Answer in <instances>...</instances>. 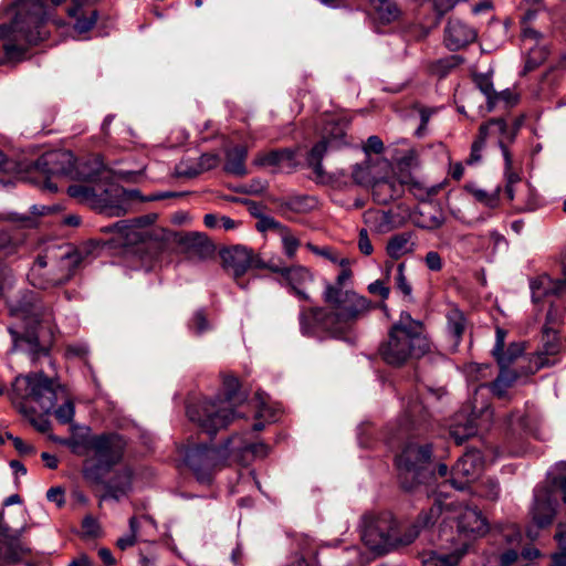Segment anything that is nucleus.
I'll use <instances>...</instances> for the list:
<instances>
[{
    "instance_id": "obj_61",
    "label": "nucleus",
    "mask_w": 566,
    "mask_h": 566,
    "mask_svg": "<svg viewBox=\"0 0 566 566\" xmlns=\"http://www.w3.org/2000/svg\"><path fill=\"white\" fill-rule=\"evenodd\" d=\"M423 261L430 271L439 272L443 268V260L437 251H429Z\"/></svg>"
},
{
    "instance_id": "obj_36",
    "label": "nucleus",
    "mask_w": 566,
    "mask_h": 566,
    "mask_svg": "<svg viewBox=\"0 0 566 566\" xmlns=\"http://www.w3.org/2000/svg\"><path fill=\"white\" fill-rule=\"evenodd\" d=\"M376 18L381 22L389 23L397 20L400 10L394 0H368Z\"/></svg>"
},
{
    "instance_id": "obj_24",
    "label": "nucleus",
    "mask_w": 566,
    "mask_h": 566,
    "mask_svg": "<svg viewBox=\"0 0 566 566\" xmlns=\"http://www.w3.org/2000/svg\"><path fill=\"white\" fill-rule=\"evenodd\" d=\"M117 233V241L124 245H135L145 241L149 235L146 222L143 218L123 220L114 224Z\"/></svg>"
},
{
    "instance_id": "obj_23",
    "label": "nucleus",
    "mask_w": 566,
    "mask_h": 566,
    "mask_svg": "<svg viewBox=\"0 0 566 566\" xmlns=\"http://www.w3.org/2000/svg\"><path fill=\"white\" fill-rule=\"evenodd\" d=\"M365 224L375 233L385 234L402 224V219L392 210L368 209L363 216Z\"/></svg>"
},
{
    "instance_id": "obj_16",
    "label": "nucleus",
    "mask_w": 566,
    "mask_h": 566,
    "mask_svg": "<svg viewBox=\"0 0 566 566\" xmlns=\"http://www.w3.org/2000/svg\"><path fill=\"white\" fill-rule=\"evenodd\" d=\"M345 133L337 124H331V128H325V133L319 143H317L307 156V164L317 177L324 175L322 159L328 150L338 149L345 145Z\"/></svg>"
},
{
    "instance_id": "obj_22",
    "label": "nucleus",
    "mask_w": 566,
    "mask_h": 566,
    "mask_svg": "<svg viewBox=\"0 0 566 566\" xmlns=\"http://www.w3.org/2000/svg\"><path fill=\"white\" fill-rule=\"evenodd\" d=\"M476 39V31L458 19H450L444 31V43L451 51H458Z\"/></svg>"
},
{
    "instance_id": "obj_14",
    "label": "nucleus",
    "mask_w": 566,
    "mask_h": 566,
    "mask_svg": "<svg viewBox=\"0 0 566 566\" xmlns=\"http://www.w3.org/2000/svg\"><path fill=\"white\" fill-rule=\"evenodd\" d=\"M265 266L279 275L280 285L285 287L290 294L301 301H312L307 289L314 283L315 274L308 266L302 264L277 265L272 262Z\"/></svg>"
},
{
    "instance_id": "obj_40",
    "label": "nucleus",
    "mask_w": 566,
    "mask_h": 566,
    "mask_svg": "<svg viewBox=\"0 0 566 566\" xmlns=\"http://www.w3.org/2000/svg\"><path fill=\"white\" fill-rule=\"evenodd\" d=\"M305 248L313 254L321 256L333 264L344 265L349 264V259L340 256L338 251L329 245L318 247L312 242H307Z\"/></svg>"
},
{
    "instance_id": "obj_63",
    "label": "nucleus",
    "mask_w": 566,
    "mask_h": 566,
    "mask_svg": "<svg viewBox=\"0 0 566 566\" xmlns=\"http://www.w3.org/2000/svg\"><path fill=\"white\" fill-rule=\"evenodd\" d=\"M492 97H494V108L500 103H503L505 107H509L514 105L517 101L516 96L510 90H505L500 93L494 92Z\"/></svg>"
},
{
    "instance_id": "obj_17",
    "label": "nucleus",
    "mask_w": 566,
    "mask_h": 566,
    "mask_svg": "<svg viewBox=\"0 0 566 566\" xmlns=\"http://www.w3.org/2000/svg\"><path fill=\"white\" fill-rule=\"evenodd\" d=\"M343 307L338 316V326H342V335L346 328L364 318L373 308L369 298L358 294L353 289H345Z\"/></svg>"
},
{
    "instance_id": "obj_46",
    "label": "nucleus",
    "mask_w": 566,
    "mask_h": 566,
    "mask_svg": "<svg viewBox=\"0 0 566 566\" xmlns=\"http://www.w3.org/2000/svg\"><path fill=\"white\" fill-rule=\"evenodd\" d=\"M560 552L553 555L552 566H566V524L560 523L555 535Z\"/></svg>"
},
{
    "instance_id": "obj_37",
    "label": "nucleus",
    "mask_w": 566,
    "mask_h": 566,
    "mask_svg": "<svg viewBox=\"0 0 566 566\" xmlns=\"http://www.w3.org/2000/svg\"><path fill=\"white\" fill-rule=\"evenodd\" d=\"M315 199L308 196L291 197L280 203V209L283 214L287 212L306 213L315 208Z\"/></svg>"
},
{
    "instance_id": "obj_44",
    "label": "nucleus",
    "mask_w": 566,
    "mask_h": 566,
    "mask_svg": "<svg viewBox=\"0 0 566 566\" xmlns=\"http://www.w3.org/2000/svg\"><path fill=\"white\" fill-rule=\"evenodd\" d=\"M524 49L528 51L525 62V69L528 71L534 70L536 66L543 63L548 55L547 50L544 46H538L537 44L530 45Z\"/></svg>"
},
{
    "instance_id": "obj_7",
    "label": "nucleus",
    "mask_w": 566,
    "mask_h": 566,
    "mask_svg": "<svg viewBox=\"0 0 566 566\" xmlns=\"http://www.w3.org/2000/svg\"><path fill=\"white\" fill-rule=\"evenodd\" d=\"M228 392L214 400H201L187 407V416L190 421L197 423L209 434L228 427L235 418V390L239 387L238 379L229 377L224 380Z\"/></svg>"
},
{
    "instance_id": "obj_41",
    "label": "nucleus",
    "mask_w": 566,
    "mask_h": 566,
    "mask_svg": "<svg viewBox=\"0 0 566 566\" xmlns=\"http://www.w3.org/2000/svg\"><path fill=\"white\" fill-rule=\"evenodd\" d=\"M536 17V10H527L522 19V41L524 48L538 44L541 34L528 27V23Z\"/></svg>"
},
{
    "instance_id": "obj_11",
    "label": "nucleus",
    "mask_w": 566,
    "mask_h": 566,
    "mask_svg": "<svg viewBox=\"0 0 566 566\" xmlns=\"http://www.w3.org/2000/svg\"><path fill=\"white\" fill-rule=\"evenodd\" d=\"M486 531L488 524L481 512L469 506L464 507L458 516V532L463 539L461 548L450 554L430 552L422 562L423 566H458L468 551L469 542L484 535Z\"/></svg>"
},
{
    "instance_id": "obj_33",
    "label": "nucleus",
    "mask_w": 566,
    "mask_h": 566,
    "mask_svg": "<svg viewBox=\"0 0 566 566\" xmlns=\"http://www.w3.org/2000/svg\"><path fill=\"white\" fill-rule=\"evenodd\" d=\"M4 538L6 551L3 553L2 560L8 563H17L23 556H27L31 553V549L28 545L20 541L19 535L7 534Z\"/></svg>"
},
{
    "instance_id": "obj_34",
    "label": "nucleus",
    "mask_w": 566,
    "mask_h": 566,
    "mask_svg": "<svg viewBox=\"0 0 566 566\" xmlns=\"http://www.w3.org/2000/svg\"><path fill=\"white\" fill-rule=\"evenodd\" d=\"M132 473L128 469L119 471L115 478L106 484V496L118 501L130 490Z\"/></svg>"
},
{
    "instance_id": "obj_32",
    "label": "nucleus",
    "mask_w": 566,
    "mask_h": 566,
    "mask_svg": "<svg viewBox=\"0 0 566 566\" xmlns=\"http://www.w3.org/2000/svg\"><path fill=\"white\" fill-rule=\"evenodd\" d=\"M248 149L244 146H235L226 154L224 169L227 172L243 176L247 172L245 159Z\"/></svg>"
},
{
    "instance_id": "obj_31",
    "label": "nucleus",
    "mask_w": 566,
    "mask_h": 566,
    "mask_svg": "<svg viewBox=\"0 0 566 566\" xmlns=\"http://www.w3.org/2000/svg\"><path fill=\"white\" fill-rule=\"evenodd\" d=\"M416 243L413 241V235L411 232H402L392 235L386 245L387 254L394 259L398 260L406 254L413 252Z\"/></svg>"
},
{
    "instance_id": "obj_62",
    "label": "nucleus",
    "mask_w": 566,
    "mask_h": 566,
    "mask_svg": "<svg viewBox=\"0 0 566 566\" xmlns=\"http://www.w3.org/2000/svg\"><path fill=\"white\" fill-rule=\"evenodd\" d=\"M3 220L17 223L21 228H33L36 224L33 217L20 216L18 213H9L3 218Z\"/></svg>"
},
{
    "instance_id": "obj_51",
    "label": "nucleus",
    "mask_w": 566,
    "mask_h": 566,
    "mask_svg": "<svg viewBox=\"0 0 566 566\" xmlns=\"http://www.w3.org/2000/svg\"><path fill=\"white\" fill-rule=\"evenodd\" d=\"M506 332L496 327L495 331V345L492 350L493 356L495 357L497 364H504L507 361L506 356L504 355V345H505Z\"/></svg>"
},
{
    "instance_id": "obj_15",
    "label": "nucleus",
    "mask_w": 566,
    "mask_h": 566,
    "mask_svg": "<svg viewBox=\"0 0 566 566\" xmlns=\"http://www.w3.org/2000/svg\"><path fill=\"white\" fill-rule=\"evenodd\" d=\"M223 268L238 281L248 270L252 268L266 269L268 263H262L252 250L235 245L221 252Z\"/></svg>"
},
{
    "instance_id": "obj_27",
    "label": "nucleus",
    "mask_w": 566,
    "mask_h": 566,
    "mask_svg": "<svg viewBox=\"0 0 566 566\" xmlns=\"http://www.w3.org/2000/svg\"><path fill=\"white\" fill-rule=\"evenodd\" d=\"M181 243L185 245L191 258L205 260L214 253V245L205 234L199 232L186 234L182 238Z\"/></svg>"
},
{
    "instance_id": "obj_43",
    "label": "nucleus",
    "mask_w": 566,
    "mask_h": 566,
    "mask_svg": "<svg viewBox=\"0 0 566 566\" xmlns=\"http://www.w3.org/2000/svg\"><path fill=\"white\" fill-rule=\"evenodd\" d=\"M505 120L502 118L490 119L482 124L479 128V135L486 142L490 138H495L499 142V134L504 132Z\"/></svg>"
},
{
    "instance_id": "obj_21",
    "label": "nucleus",
    "mask_w": 566,
    "mask_h": 566,
    "mask_svg": "<svg viewBox=\"0 0 566 566\" xmlns=\"http://www.w3.org/2000/svg\"><path fill=\"white\" fill-rule=\"evenodd\" d=\"M390 170V163L382 158L375 160L368 158L361 164L354 166L352 171V179L355 184L360 186L373 187L374 182Z\"/></svg>"
},
{
    "instance_id": "obj_47",
    "label": "nucleus",
    "mask_w": 566,
    "mask_h": 566,
    "mask_svg": "<svg viewBox=\"0 0 566 566\" xmlns=\"http://www.w3.org/2000/svg\"><path fill=\"white\" fill-rule=\"evenodd\" d=\"M21 243H22L21 238L12 235L7 230L0 231V251L4 255H10V254L14 253Z\"/></svg>"
},
{
    "instance_id": "obj_9",
    "label": "nucleus",
    "mask_w": 566,
    "mask_h": 566,
    "mask_svg": "<svg viewBox=\"0 0 566 566\" xmlns=\"http://www.w3.org/2000/svg\"><path fill=\"white\" fill-rule=\"evenodd\" d=\"M432 449L430 444L408 442L402 452L396 458L398 480L407 492L416 491L433 476L431 465Z\"/></svg>"
},
{
    "instance_id": "obj_56",
    "label": "nucleus",
    "mask_w": 566,
    "mask_h": 566,
    "mask_svg": "<svg viewBox=\"0 0 566 566\" xmlns=\"http://www.w3.org/2000/svg\"><path fill=\"white\" fill-rule=\"evenodd\" d=\"M500 486L495 480L488 479L480 486L479 494L488 500H496L499 497Z\"/></svg>"
},
{
    "instance_id": "obj_10",
    "label": "nucleus",
    "mask_w": 566,
    "mask_h": 566,
    "mask_svg": "<svg viewBox=\"0 0 566 566\" xmlns=\"http://www.w3.org/2000/svg\"><path fill=\"white\" fill-rule=\"evenodd\" d=\"M59 390L60 387L43 373H32L14 378L10 398L22 412H25L24 402L31 399L39 405L41 412L50 413L57 401Z\"/></svg>"
},
{
    "instance_id": "obj_26",
    "label": "nucleus",
    "mask_w": 566,
    "mask_h": 566,
    "mask_svg": "<svg viewBox=\"0 0 566 566\" xmlns=\"http://www.w3.org/2000/svg\"><path fill=\"white\" fill-rule=\"evenodd\" d=\"M530 289L533 302L538 303L546 296L564 293L566 290V281L553 280L548 275H541L531 280Z\"/></svg>"
},
{
    "instance_id": "obj_8",
    "label": "nucleus",
    "mask_w": 566,
    "mask_h": 566,
    "mask_svg": "<svg viewBox=\"0 0 566 566\" xmlns=\"http://www.w3.org/2000/svg\"><path fill=\"white\" fill-rule=\"evenodd\" d=\"M345 289H336L332 285H324L322 300L329 310L315 306L302 308L298 321L303 335H315L325 332L334 337L342 336V326H338V316L343 307Z\"/></svg>"
},
{
    "instance_id": "obj_29",
    "label": "nucleus",
    "mask_w": 566,
    "mask_h": 566,
    "mask_svg": "<svg viewBox=\"0 0 566 566\" xmlns=\"http://www.w3.org/2000/svg\"><path fill=\"white\" fill-rule=\"evenodd\" d=\"M229 447V454L231 462H239L245 452H250L256 457H265L269 452L266 444L259 443H243L239 437H232L227 442Z\"/></svg>"
},
{
    "instance_id": "obj_13",
    "label": "nucleus",
    "mask_w": 566,
    "mask_h": 566,
    "mask_svg": "<svg viewBox=\"0 0 566 566\" xmlns=\"http://www.w3.org/2000/svg\"><path fill=\"white\" fill-rule=\"evenodd\" d=\"M32 170L39 172L45 179L44 186L52 192L56 191L57 187L49 180L51 177L88 176V172L75 170V157L66 150L43 154L32 164Z\"/></svg>"
},
{
    "instance_id": "obj_60",
    "label": "nucleus",
    "mask_w": 566,
    "mask_h": 566,
    "mask_svg": "<svg viewBox=\"0 0 566 566\" xmlns=\"http://www.w3.org/2000/svg\"><path fill=\"white\" fill-rule=\"evenodd\" d=\"M421 217H423V220L418 221L419 227L424 229H437L442 226L443 219L441 217V213L438 214H431L429 212L421 211Z\"/></svg>"
},
{
    "instance_id": "obj_35",
    "label": "nucleus",
    "mask_w": 566,
    "mask_h": 566,
    "mask_svg": "<svg viewBox=\"0 0 566 566\" xmlns=\"http://www.w3.org/2000/svg\"><path fill=\"white\" fill-rule=\"evenodd\" d=\"M448 332L453 336L454 343L459 344L467 327L468 321L462 311L458 307H450L446 315Z\"/></svg>"
},
{
    "instance_id": "obj_38",
    "label": "nucleus",
    "mask_w": 566,
    "mask_h": 566,
    "mask_svg": "<svg viewBox=\"0 0 566 566\" xmlns=\"http://www.w3.org/2000/svg\"><path fill=\"white\" fill-rule=\"evenodd\" d=\"M556 511L554 505L548 500L536 499L533 506V520L538 527H545L549 525Z\"/></svg>"
},
{
    "instance_id": "obj_12",
    "label": "nucleus",
    "mask_w": 566,
    "mask_h": 566,
    "mask_svg": "<svg viewBox=\"0 0 566 566\" xmlns=\"http://www.w3.org/2000/svg\"><path fill=\"white\" fill-rule=\"evenodd\" d=\"M230 462L227 443L220 448L205 444L190 447L185 454V464L200 483H210L216 472Z\"/></svg>"
},
{
    "instance_id": "obj_4",
    "label": "nucleus",
    "mask_w": 566,
    "mask_h": 566,
    "mask_svg": "<svg viewBox=\"0 0 566 566\" xmlns=\"http://www.w3.org/2000/svg\"><path fill=\"white\" fill-rule=\"evenodd\" d=\"M72 452L83 455L92 451L83 465V476L91 483L101 484L123 458L124 447L120 439L113 434L91 436L66 442Z\"/></svg>"
},
{
    "instance_id": "obj_52",
    "label": "nucleus",
    "mask_w": 566,
    "mask_h": 566,
    "mask_svg": "<svg viewBox=\"0 0 566 566\" xmlns=\"http://www.w3.org/2000/svg\"><path fill=\"white\" fill-rule=\"evenodd\" d=\"M520 128V124H515L513 125L512 127H509L507 124L505 123V129L504 132H501L499 134V146L502 150V155L503 157L505 158V151L506 153H510L509 149H507V144L509 143H512L517 134V130Z\"/></svg>"
},
{
    "instance_id": "obj_50",
    "label": "nucleus",
    "mask_w": 566,
    "mask_h": 566,
    "mask_svg": "<svg viewBox=\"0 0 566 566\" xmlns=\"http://www.w3.org/2000/svg\"><path fill=\"white\" fill-rule=\"evenodd\" d=\"M220 159L214 154H203L198 160V165L191 171L187 172L189 176H197L203 171L213 169L218 166Z\"/></svg>"
},
{
    "instance_id": "obj_58",
    "label": "nucleus",
    "mask_w": 566,
    "mask_h": 566,
    "mask_svg": "<svg viewBox=\"0 0 566 566\" xmlns=\"http://www.w3.org/2000/svg\"><path fill=\"white\" fill-rule=\"evenodd\" d=\"M74 405L67 400L55 410L56 419L62 423H70L74 417Z\"/></svg>"
},
{
    "instance_id": "obj_45",
    "label": "nucleus",
    "mask_w": 566,
    "mask_h": 566,
    "mask_svg": "<svg viewBox=\"0 0 566 566\" xmlns=\"http://www.w3.org/2000/svg\"><path fill=\"white\" fill-rule=\"evenodd\" d=\"M471 193L475 200L483 203L489 208H495L500 202V188L496 187L492 192H488L484 189L472 188Z\"/></svg>"
},
{
    "instance_id": "obj_42",
    "label": "nucleus",
    "mask_w": 566,
    "mask_h": 566,
    "mask_svg": "<svg viewBox=\"0 0 566 566\" xmlns=\"http://www.w3.org/2000/svg\"><path fill=\"white\" fill-rule=\"evenodd\" d=\"M504 175H505V178H506V186H505V196L507 197L509 200H513L514 199V192H515V185L517 182H520L521 178L518 176V174H516L514 170H513V159H512V155L510 153H506L505 151V170H504Z\"/></svg>"
},
{
    "instance_id": "obj_5",
    "label": "nucleus",
    "mask_w": 566,
    "mask_h": 566,
    "mask_svg": "<svg viewBox=\"0 0 566 566\" xmlns=\"http://www.w3.org/2000/svg\"><path fill=\"white\" fill-rule=\"evenodd\" d=\"M39 305L33 292H25L20 300L10 304V314L18 322L8 327L14 350L29 353L32 359L46 355L49 346L42 343L38 334Z\"/></svg>"
},
{
    "instance_id": "obj_30",
    "label": "nucleus",
    "mask_w": 566,
    "mask_h": 566,
    "mask_svg": "<svg viewBox=\"0 0 566 566\" xmlns=\"http://www.w3.org/2000/svg\"><path fill=\"white\" fill-rule=\"evenodd\" d=\"M521 376L522 374H518L516 370L501 367V370L494 381L488 385H482L481 387H488L495 397L503 399L507 397L509 389Z\"/></svg>"
},
{
    "instance_id": "obj_59",
    "label": "nucleus",
    "mask_w": 566,
    "mask_h": 566,
    "mask_svg": "<svg viewBox=\"0 0 566 566\" xmlns=\"http://www.w3.org/2000/svg\"><path fill=\"white\" fill-rule=\"evenodd\" d=\"M284 227H285V224L276 221L274 218L269 217V216H262L256 223V229L259 231L264 232V231L273 230L276 232V234H279V232L281 231V228H284Z\"/></svg>"
},
{
    "instance_id": "obj_3",
    "label": "nucleus",
    "mask_w": 566,
    "mask_h": 566,
    "mask_svg": "<svg viewBox=\"0 0 566 566\" xmlns=\"http://www.w3.org/2000/svg\"><path fill=\"white\" fill-rule=\"evenodd\" d=\"M430 350V343L423 334V324L413 319L408 312H401L392 324L387 340L379 346L382 360L394 367H400L411 359H418Z\"/></svg>"
},
{
    "instance_id": "obj_53",
    "label": "nucleus",
    "mask_w": 566,
    "mask_h": 566,
    "mask_svg": "<svg viewBox=\"0 0 566 566\" xmlns=\"http://www.w3.org/2000/svg\"><path fill=\"white\" fill-rule=\"evenodd\" d=\"M485 140L478 134V137L471 145V151L465 160V164L469 166H474L481 163L482 160V150L485 146Z\"/></svg>"
},
{
    "instance_id": "obj_18",
    "label": "nucleus",
    "mask_w": 566,
    "mask_h": 566,
    "mask_svg": "<svg viewBox=\"0 0 566 566\" xmlns=\"http://www.w3.org/2000/svg\"><path fill=\"white\" fill-rule=\"evenodd\" d=\"M483 457L479 450L467 451L452 468V485L463 490L478 478L483 469Z\"/></svg>"
},
{
    "instance_id": "obj_1",
    "label": "nucleus",
    "mask_w": 566,
    "mask_h": 566,
    "mask_svg": "<svg viewBox=\"0 0 566 566\" xmlns=\"http://www.w3.org/2000/svg\"><path fill=\"white\" fill-rule=\"evenodd\" d=\"M75 170L88 172V176L70 177V179L83 180L87 184L70 186L67 188L70 197L109 217H119L127 212L128 192L116 185L105 186L97 182V179L104 172L102 161L96 157L80 161L75 159Z\"/></svg>"
},
{
    "instance_id": "obj_39",
    "label": "nucleus",
    "mask_w": 566,
    "mask_h": 566,
    "mask_svg": "<svg viewBox=\"0 0 566 566\" xmlns=\"http://www.w3.org/2000/svg\"><path fill=\"white\" fill-rule=\"evenodd\" d=\"M277 235L281 241L282 253L289 260H294L301 247L300 238L294 233V231L291 228L286 226L284 228H281V231L279 232Z\"/></svg>"
},
{
    "instance_id": "obj_19",
    "label": "nucleus",
    "mask_w": 566,
    "mask_h": 566,
    "mask_svg": "<svg viewBox=\"0 0 566 566\" xmlns=\"http://www.w3.org/2000/svg\"><path fill=\"white\" fill-rule=\"evenodd\" d=\"M542 349L533 355L530 360L528 370L523 375L534 374L541 368L553 366L557 363V355L562 350L559 333L543 332Z\"/></svg>"
},
{
    "instance_id": "obj_48",
    "label": "nucleus",
    "mask_w": 566,
    "mask_h": 566,
    "mask_svg": "<svg viewBox=\"0 0 566 566\" xmlns=\"http://www.w3.org/2000/svg\"><path fill=\"white\" fill-rule=\"evenodd\" d=\"M474 82L480 91L485 95L489 111L494 109V97L492 96L495 91L491 78L484 74H479L474 77Z\"/></svg>"
},
{
    "instance_id": "obj_6",
    "label": "nucleus",
    "mask_w": 566,
    "mask_h": 566,
    "mask_svg": "<svg viewBox=\"0 0 566 566\" xmlns=\"http://www.w3.org/2000/svg\"><path fill=\"white\" fill-rule=\"evenodd\" d=\"M88 255V249H64L60 255L46 252L39 255L28 273V280L36 289L46 290L66 283L75 269Z\"/></svg>"
},
{
    "instance_id": "obj_55",
    "label": "nucleus",
    "mask_w": 566,
    "mask_h": 566,
    "mask_svg": "<svg viewBox=\"0 0 566 566\" xmlns=\"http://www.w3.org/2000/svg\"><path fill=\"white\" fill-rule=\"evenodd\" d=\"M405 263H399L397 265L396 286L403 295L410 296L412 287L405 275Z\"/></svg>"
},
{
    "instance_id": "obj_28",
    "label": "nucleus",
    "mask_w": 566,
    "mask_h": 566,
    "mask_svg": "<svg viewBox=\"0 0 566 566\" xmlns=\"http://www.w3.org/2000/svg\"><path fill=\"white\" fill-rule=\"evenodd\" d=\"M294 159V150L290 148H283L258 154L253 160V164L259 167H280L283 164L293 166Z\"/></svg>"
},
{
    "instance_id": "obj_64",
    "label": "nucleus",
    "mask_w": 566,
    "mask_h": 566,
    "mask_svg": "<svg viewBox=\"0 0 566 566\" xmlns=\"http://www.w3.org/2000/svg\"><path fill=\"white\" fill-rule=\"evenodd\" d=\"M368 292L374 295H379L382 300L388 298L390 290L381 280H376L367 287Z\"/></svg>"
},
{
    "instance_id": "obj_20",
    "label": "nucleus",
    "mask_w": 566,
    "mask_h": 566,
    "mask_svg": "<svg viewBox=\"0 0 566 566\" xmlns=\"http://www.w3.org/2000/svg\"><path fill=\"white\" fill-rule=\"evenodd\" d=\"M405 186L391 171L384 172L373 185L371 195L375 202L388 205L403 195Z\"/></svg>"
},
{
    "instance_id": "obj_54",
    "label": "nucleus",
    "mask_w": 566,
    "mask_h": 566,
    "mask_svg": "<svg viewBox=\"0 0 566 566\" xmlns=\"http://www.w3.org/2000/svg\"><path fill=\"white\" fill-rule=\"evenodd\" d=\"M342 268L340 272L338 273V275L336 276L335 281L331 282V281H325L324 282V285H332L333 287H336V289H347L346 287V283L348 281H350L352 276H353V272L350 270V263L349 264H344V265H339Z\"/></svg>"
},
{
    "instance_id": "obj_57",
    "label": "nucleus",
    "mask_w": 566,
    "mask_h": 566,
    "mask_svg": "<svg viewBox=\"0 0 566 566\" xmlns=\"http://www.w3.org/2000/svg\"><path fill=\"white\" fill-rule=\"evenodd\" d=\"M82 531H83L84 536L94 538V537L99 536L101 525L96 518L88 515V516L84 517V520L82 522Z\"/></svg>"
},
{
    "instance_id": "obj_2",
    "label": "nucleus",
    "mask_w": 566,
    "mask_h": 566,
    "mask_svg": "<svg viewBox=\"0 0 566 566\" xmlns=\"http://www.w3.org/2000/svg\"><path fill=\"white\" fill-rule=\"evenodd\" d=\"M439 513V507H431L403 533L400 532L390 513H382L378 516L366 515L363 518L361 541L371 552L385 554L392 548L411 544L418 537L420 528L433 524Z\"/></svg>"
},
{
    "instance_id": "obj_49",
    "label": "nucleus",
    "mask_w": 566,
    "mask_h": 566,
    "mask_svg": "<svg viewBox=\"0 0 566 566\" xmlns=\"http://www.w3.org/2000/svg\"><path fill=\"white\" fill-rule=\"evenodd\" d=\"M563 323V312L553 305L547 312L546 321L543 326V332L559 333V327Z\"/></svg>"
},
{
    "instance_id": "obj_25",
    "label": "nucleus",
    "mask_w": 566,
    "mask_h": 566,
    "mask_svg": "<svg viewBox=\"0 0 566 566\" xmlns=\"http://www.w3.org/2000/svg\"><path fill=\"white\" fill-rule=\"evenodd\" d=\"M493 418V411L486 407L482 410L479 420L475 418L469 419L465 423L457 422L450 429V436L457 444H462L468 438L473 437L478 428H488Z\"/></svg>"
}]
</instances>
